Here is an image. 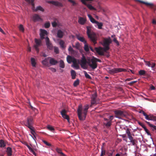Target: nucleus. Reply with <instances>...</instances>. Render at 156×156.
<instances>
[{
	"label": "nucleus",
	"mask_w": 156,
	"mask_h": 156,
	"mask_svg": "<svg viewBox=\"0 0 156 156\" xmlns=\"http://www.w3.org/2000/svg\"><path fill=\"white\" fill-rule=\"evenodd\" d=\"M31 62L32 66L33 67H35L36 63L35 61V59L34 58H31Z\"/></svg>",
	"instance_id": "obj_33"
},
{
	"label": "nucleus",
	"mask_w": 156,
	"mask_h": 156,
	"mask_svg": "<svg viewBox=\"0 0 156 156\" xmlns=\"http://www.w3.org/2000/svg\"><path fill=\"white\" fill-rule=\"evenodd\" d=\"M87 34L90 41L94 45L97 44L98 40L97 35L96 33L92 30L90 26L87 27Z\"/></svg>",
	"instance_id": "obj_2"
},
{
	"label": "nucleus",
	"mask_w": 156,
	"mask_h": 156,
	"mask_svg": "<svg viewBox=\"0 0 156 156\" xmlns=\"http://www.w3.org/2000/svg\"><path fill=\"white\" fill-rule=\"evenodd\" d=\"M35 42L36 44L34 45V47L37 52H38L39 51L38 47L41 46V41L40 40H38L36 38H35Z\"/></svg>",
	"instance_id": "obj_10"
},
{
	"label": "nucleus",
	"mask_w": 156,
	"mask_h": 156,
	"mask_svg": "<svg viewBox=\"0 0 156 156\" xmlns=\"http://www.w3.org/2000/svg\"><path fill=\"white\" fill-rule=\"evenodd\" d=\"M88 64L92 69H95L98 66L97 63H96L93 58L91 59H88Z\"/></svg>",
	"instance_id": "obj_6"
},
{
	"label": "nucleus",
	"mask_w": 156,
	"mask_h": 156,
	"mask_svg": "<svg viewBox=\"0 0 156 156\" xmlns=\"http://www.w3.org/2000/svg\"><path fill=\"white\" fill-rule=\"evenodd\" d=\"M73 67L76 68V69H79L80 67L79 64H80V61L79 59H77L76 58L73 61Z\"/></svg>",
	"instance_id": "obj_14"
},
{
	"label": "nucleus",
	"mask_w": 156,
	"mask_h": 156,
	"mask_svg": "<svg viewBox=\"0 0 156 156\" xmlns=\"http://www.w3.org/2000/svg\"><path fill=\"white\" fill-rule=\"evenodd\" d=\"M145 71L144 70H140L139 72V74L141 76L144 75L145 74Z\"/></svg>",
	"instance_id": "obj_42"
},
{
	"label": "nucleus",
	"mask_w": 156,
	"mask_h": 156,
	"mask_svg": "<svg viewBox=\"0 0 156 156\" xmlns=\"http://www.w3.org/2000/svg\"><path fill=\"white\" fill-rule=\"evenodd\" d=\"M113 41L114 42L116 43L117 45H119V41L117 40L115 38V37L114 38Z\"/></svg>",
	"instance_id": "obj_58"
},
{
	"label": "nucleus",
	"mask_w": 156,
	"mask_h": 156,
	"mask_svg": "<svg viewBox=\"0 0 156 156\" xmlns=\"http://www.w3.org/2000/svg\"><path fill=\"white\" fill-rule=\"evenodd\" d=\"M50 26L49 22H47L44 24V27L45 28H48Z\"/></svg>",
	"instance_id": "obj_50"
},
{
	"label": "nucleus",
	"mask_w": 156,
	"mask_h": 156,
	"mask_svg": "<svg viewBox=\"0 0 156 156\" xmlns=\"http://www.w3.org/2000/svg\"><path fill=\"white\" fill-rule=\"evenodd\" d=\"M77 38L78 40L82 42H83L84 44L87 43L86 41L85 40V38L83 37L80 36H77Z\"/></svg>",
	"instance_id": "obj_28"
},
{
	"label": "nucleus",
	"mask_w": 156,
	"mask_h": 156,
	"mask_svg": "<svg viewBox=\"0 0 156 156\" xmlns=\"http://www.w3.org/2000/svg\"><path fill=\"white\" fill-rule=\"evenodd\" d=\"M49 60V63L51 65H55L58 62V61L56 60H55V59L53 58L50 57Z\"/></svg>",
	"instance_id": "obj_24"
},
{
	"label": "nucleus",
	"mask_w": 156,
	"mask_h": 156,
	"mask_svg": "<svg viewBox=\"0 0 156 156\" xmlns=\"http://www.w3.org/2000/svg\"><path fill=\"white\" fill-rule=\"evenodd\" d=\"M38 10L41 11L42 12H43L44 11V9L41 6H37L36 8L34 10V11H37Z\"/></svg>",
	"instance_id": "obj_31"
},
{
	"label": "nucleus",
	"mask_w": 156,
	"mask_h": 156,
	"mask_svg": "<svg viewBox=\"0 0 156 156\" xmlns=\"http://www.w3.org/2000/svg\"><path fill=\"white\" fill-rule=\"evenodd\" d=\"M97 24L98 26V28L99 29H101L102 27L103 26V23H99L97 21L95 23Z\"/></svg>",
	"instance_id": "obj_36"
},
{
	"label": "nucleus",
	"mask_w": 156,
	"mask_h": 156,
	"mask_svg": "<svg viewBox=\"0 0 156 156\" xmlns=\"http://www.w3.org/2000/svg\"><path fill=\"white\" fill-rule=\"evenodd\" d=\"M87 6V7L90 10H95V9L91 5L87 4V5H86Z\"/></svg>",
	"instance_id": "obj_43"
},
{
	"label": "nucleus",
	"mask_w": 156,
	"mask_h": 156,
	"mask_svg": "<svg viewBox=\"0 0 156 156\" xmlns=\"http://www.w3.org/2000/svg\"><path fill=\"white\" fill-rule=\"evenodd\" d=\"M105 155V150L104 146H102L101 148V153L100 156H104Z\"/></svg>",
	"instance_id": "obj_32"
},
{
	"label": "nucleus",
	"mask_w": 156,
	"mask_h": 156,
	"mask_svg": "<svg viewBox=\"0 0 156 156\" xmlns=\"http://www.w3.org/2000/svg\"><path fill=\"white\" fill-rule=\"evenodd\" d=\"M30 130V133H31L34 136V137L36 138V137L35 136V134H36V133L35 132V130L34 129V127H33V126L31 127H28Z\"/></svg>",
	"instance_id": "obj_26"
},
{
	"label": "nucleus",
	"mask_w": 156,
	"mask_h": 156,
	"mask_svg": "<svg viewBox=\"0 0 156 156\" xmlns=\"http://www.w3.org/2000/svg\"><path fill=\"white\" fill-rule=\"evenodd\" d=\"M49 3L52 4L56 5H58L59 4V2H55L54 1H49L48 2Z\"/></svg>",
	"instance_id": "obj_39"
},
{
	"label": "nucleus",
	"mask_w": 156,
	"mask_h": 156,
	"mask_svg": "<svg viewBox=\"0 0 156 156\" xmlns=\"http://www.w3.org/2000/svg\"><path fill=\"white\" fill-rule=\"evenodd\" d=\"M25 1L26 2H28L29 3L31 4V5L33 6L32 9L34 10V2H30V0H25Z\"/></svg>",
	"instance_id": "obj_45"
},
{
	"label": "nucleus",
	"mask_w": 156,
	"mask_h": 156,
	"mask_svg": "<svg viewBox=\"0 0 156 156\" xmlns=\"http://www.w3.org/2000/svg\"><path fill=\"white\" fill-rule=\"evenodd\" d=\"M93 0H81L82 3L85 5H87V2L89 1H92Z\"/></svg>",
	"instance_id": "obj_51"
},
{
	"label": "nucleus",
	"mask_w": 156,
	"mask_h": 156,
	"mask_svg": "<svg viewBox=\"0 0 156 156\" xmlns=\"http://www.w3.org/2000/svg\"><path fill=\"white\" fill-rule=\"evenodd\" d=\"M59 44L61 48H65V47L64 46V42L63 40H60L59 42Z\"/></svg>",
	"instance_id": "obj_38"
},
{
	"label": "nucleus",
	"mask_w": 156,
	"mask_h": 156,
	"mask_svg": "<svg viewBox=\"0 0 156 156\" xmlns=\"http://www.w3.org/2000/svg\"><path fill=\"white\" fill-rule=\"evenodd\" d=\"M71 74L72 76V78L73 79H75L76 75L75 71L73 70H72L71 71Z\"/></svg>",
	"instance_id": "obj_29"
},
{
	"label": "nucleus",
	"mask_w": 156,
	"mask_h": 156,
	"mask_svg": "<svg viewBox=\"0 0 156 156\" xmlns=\"http://www.w3.org/2000/svg\"><path fill=\"white\" fill-rule=\"evenodd\" d=\"M56 151L59 154H62L63 155V153L62 152V150L59 148H57L56 149Z\"/></svg>",
	"instance_id": "obj_52"
},
{
	"label": "nucleus",
	"mask_w": 156,
	"mask_h": 156,
	"mask_svg": "<svg viewBox=\"0 0 156 156\" xmlns=\"http://www.w3.org/2000/svg\"><path fill=\"white\" fill-rule=\"evenodd\" d=\"M73 47L76 48L77 49H78L80 47V44L78 42H77L76 43L75 46L73 45Z\"/></svg>",
	"instance_id": "obj_49"
},
{
	"label": "nucleus",
	"mask_w": 156,
	"mask_h": 156,
	"mask_svg": "<svg viewBox=\"0 0 156 156\" xmlns=\"http://www.w3.org/2000/svg\"><path fill=\"white\" fill-rule=\"evenodd\" d=\"M59 66L62 68H64L65 67V64L63 61L61 60L59 61Z\"/></svg>",
	"instance_id": "obj_37"
},
{
	"label": "nucleus",
	"mask_w": 156,
	"mask_h": 156,
	"mask_svg": "<svg viewBox=\"0 0 156 156\" xmlns=\"http://www.w3.org/2000/svg\"><path fill=\"white\" fill-rule=\"evenodd\" d=\"M97 95L96 94H94L92 95L91 100H96Z\"/></svg>",
	"instance_id": "obj_47"
},
{
	"label": "nucleus",
	"mask_w": 156,
	"mask_h": 156,
	"mask_svg": "<svg viewBox=\"0 0 156 156\" xmlns=\"http://www.w3.org/2000/svg\"><path fill=\"white\" fill-rule=\"evenodd\" d=\"M6 152L8 156H11L12 155V148L8 147L6 149Z\"/></svg>",
	"instance_id": "obj_25"
},
{
	"label": "nucleus",
	"mask_w": 156,
	"mask_h": 156,
	"mask_svg": "<svg viewBox=\"0 0 156 156\" xmlns=\"http://www.w3.org/2000/svg\"><path fill=\"white\" fill-rule=\"evenodd\" d=\"M145 122L151 127L153 128V130H156V126L153 125L152 124L150 123L149 122L147 121H145Z\"/></svg>",
	"instance_id": "obj_34"
},
{
	"label": "nucleus",
	"mask_w": 156,
	"mask_h": 156,
	"mask_svg": "<svg viewBox=\"0 0 156 156\" xmlns=\"http://www.w3.org/2000/svg\"><path fill=\"white\" fill-rule=\"evenodd\" d=\"M66 110L65 109H63L61 112V114L62 117L66 119L68 122H69V117L68 115L66 114Z\"/></svg>",
	"instance_id": "obj_15"
},
{
	"label": "nucleus",
	"mask_w": 156,
	"mask_h": 156,
	"mask_svg": "<svg viewBox=\"0 0 156 156\" xmlns=\"http://www.w3.org/2000/svg\"><path fill=\"white\" fill-rule=\"evenodd\" d=\"M27 122L26 124V126L28 127H31L32 126V125L33 124V118L31 116H29L27 118Z\"/></svg>",
	"instance_id": "obj_9"
},
{
	"label": "nucleus",
	"mask_w": 156,
	"mask_h": 156,
	"mask_svg": "<svg viewBox=\"0 0 156 156\" xmlns=\"http://www.w3.org/2000/svg\"><path fill=\"white\" fill-rule=\"evenodd\" d=\"M84 49L86 52H88L89 51L88 46L87 44H86V43L85 44Z\"/></svg>",
	"instance_id": "obj_40"
},
{
	"label": "nucleus",
	"mask_w": 156,
	"mask_h": 156,
	"mask_svg": "<svg viewBox=\"0 0 156 156\" xmlns=\"http://www.w3.org/2000/svg\"><path fill=\"white\" fill-rule=\"evenodd\" d=\"M112 41L110 37L108 38H104L102 45L104 47L103 48V51L105 52H106L109 49V45L112 43Z\"/></svg>",
	"instance_id": "obj_4"
},
{
	"label": "nucleus",
	"mask_w": 156,
	"mask_h": 156,
	"mask_svg": "<svg viewBox=\"0 0 156 156\" xmlns=\"http://www.w3.org/2000/svg\"><path fill=\"white\" fill-rule=\"evenodd\" d=\"M136 141L135 139H134L132 140H130V142L132 143V144L133 145H135V141Z\"/></svg>",
	"instance_id": "obj_64"
},
{
	"label": "nucleus",
	"mask_w": 156,
	"mask_h": 156,
	"mask_svg": "<svg viewBox=\"0 0 156 156\" xmlns=\"http://www.w3.org/2000/svg\"><path fill=\"white\" fill-rule=\"evenodd\" d=\"M46 44L47 48L50 50H52L53 49V46L52 44L50 42L49 39L48 37L45 38Z\"/></svg>",
	"instance_id": "obj_12"
},
{
	"label": "nucleus",
	"mask_w": 156,
	"mask_h": 156,
	"mask_svg": "<svg viewBox=\"0 0 156 156\" xmlns=\"http://www.w3.org/2000/svg\"><path fill=\"white\" fill-rule=\"evenodd\" d=\"M93 58L95 60L96 63H97V62H101V60L94 57H93Z\"/></svg>",
	"instance_id": "obj_59"
},
{
	"label": "nucleus",
	"mask_w": 156,
	"mask_h": 156,
	"mask_svg": "<svg viewBox=\"0 0 156 156\" xmlns=\"http://www.w3.org/2000/svg\"><path fill=\"white\" fill-rule=\"evenodd\" d=\"M84 107L83 110L82 106L81 105H80L77 109L78 117L79 119L81 120H84L85 119L89 106L88 105H84Z\"/></svg>",
	"instance_id": "obj_1"
},
{
	"label": "nucleus",
	"mask_w": 156,
	"mask_h": 156,
	"mask_svg": "<svg viewBox=\"0 0 156 156\" xmlns=\"http://www.w3.org/2000/svg\"><path fill=\"white\" fill-rule=\"evenodd\" d=\"M105 122L103 123L104 125L107 128H108L111 125L112 122L105 118H104Z\"/></svg>",
	"instance_id": "obj_13"
},
{
	"label": "nucleus",
	"mask_w": 156,
	"mask_h": 156,
	"mask_svg": "<svg viewBox=\"0 0 156 156\" xmlns=\"http://www.w3.org/2000/svg\"><path fill=\"white\" fill-rule=\"evenodd\" d=\"M6 145V144L5 143L4 140H0V147H4Z\"/></svg>",
	"instance_id": "obj_35"
},
{
	"label": "nucleus",
	"mask_w": 156,
	"mask_h": 156,
	"mask_svg": "<svg viewBox=\"0 0 156 156\" xmlns=\"http://www.w3.org/2000/svg\"><path fill=\"white\" fill-rule=\"evenodd\" d=\"M136 82H137L136 81H132L131 82L128 83V85L131 86V85H133V84L136 83Z\"/></svg>",
	"instance_id": "obj_61"
},
{
	"label": "nucleus",
	"mask_w": 156,
	"mask_h": 156,
	"mask_svg": "<svg viewBox=\"0 0 156 156\" xmlns=\"http://www.w3.org/2000/svg\"><path fill=\"white\" fill-rule=\"evenodd\" d=\"M102 49V48H95V49L96 51V52L99 55H104V54L103 51H101Z\"/></svg>",
	"instance_id": "obj_21"
},
{
	"label": "nucleus",
	"mask_w": 156,
	"mask_h": 156,
	"mask_svg": "<svg viewBox=\"0 0 156 156\" xmlns=\"http://www.w3.org/2000/svg\"><path fill=\"white\" fill-rule=\"evenodd\" d=\"M145 62L146 63V65L148 67H150V66H151L152 62H150L146 61H145Z\"/></svg>",
	"instance_id": "obj_56"
},
{
	"label": "nucleus",
	"mask_w": 156,
	"mask_h": 156,
	"mask_svg": "<svg viewBox=\"0 0 156 156\" xmlns=\"http://www.w3.org/2000/svg\"><path fill=\"white\" fill-rule=\"evenodd\" d=\"M87 16L90 21L93 23H95L97 21L93 18L92 17V16L90 14H88Z\"/></svg>",
	"instance_id": "obj_30"
},
{
	"label": "nucleus",
	"mask_w": 156,
	"mask_h": 156,
	"mask_svg": "<svg viewBox=\"0 0 156 156\" xmlns=\"http://www.w3.org/2000/svg\"><path fill=\"white\" fill-rule=\"evenodd\" d=\"M126 69L120 68H115L108 70V73L111 74H113L115 73L123 71H126Z\"/></svg>",
	"instance_id": "obj_7"
},
{
	"label": "nucleus",
	"mask_w": 156,
	"mask_h": 156,
	"mask_svg": "<svg viewBox=\"0 0 156 156\" xmlns=\"http://www.w3.org/2000/svg\"><path fill=\"white\" fill-rule=\"evenodd\" d=\"M54 52L56 54H58L59 53V50L58 48L56 47H54Z\"/></svg>",
	"instance_id": "obj_55"
},
{
	"label": "nucleus",
	"mask_w": 156,
	"mask_h": 156,
	"mask_svg": "<svg viewBox=\"0 0 156 156\" xmlns=\"http://www.w3.org/2000/svg\"><path fill=\"white\" fill-rule=\"evenodd\" d=\"M42 141L44 144H45L47 146H51V144H49L48 143L47 141L44 140H43Z\"/></svg>",
	"instance_id": "obj_53"
},
{
	"label": "nucleus",
	"mask_w": 156,
	"mask_h": 156,
	"mask_svg": "<svg viewBox=\"0 0 156 156\" xmlns=\"http://www.w3.org/2000/svg\"><path fill=\"white\" fill-rule=\"evenodd\" d=\"M96 100H91V105H90V106L91 107L93 105L96 104Z\"/></svg>",
	"instance_id": "obj_57"
},
{
	"label": "nucleus",
	"mask_w": 156,
	"mask_h": 156,
	"mask_svg": "<svg viewBox=\"0 0 156 156\" xmlns=\"http://www.w3.org/2000/svg\"><path fill=\"white\" fill-rule=\"evenodd\" d=\"M40 34L41 38V39H44L45 38V36L47 35L48 34L47 31L44 30L40 29Z\"/></svg>",
	"instance_id": "obj_16"
},
{
	"label": "nucleus",
	"mask_w": 156,
	"mask_h": 156,
	"mask_svg": "<svg viewBox=\"0 0 156 156\" xmlns=\"http://www.w3.org/2000/svg\"><path fill=\"white\" fill-rule=\"evenodd\" d=\"M65 33L67 34V32L65 30H58L57 32V37L60 38H62Z\"/></svg>",
	"instance_id": "obj_11"
},
{
	"label": "nucleus",
	"mask_w": 156,
	"mask_h": 156,
	"mask_svg": "<svg viewBox=\"0 0 156 156\" xmlns=\"http://www.w3.org/2000/svg\"><path fill=\"white\" fill-rule=\"evenodd\" d=\"M49 69L53 72H55L56 71V69L55 68L52 67H50L49 68Z\"/></svg>",
	"instance_id": "obj_60"
},
{
	"label": "nucleus",
	"mask_w": 156,
	"mask_h": 156,
	"mask_svg": "<svg viewBox=\"0 0 156 156\" xmlns=\"http://www.w3.org/2000/svg\"><path fill=\"white\" fill-rule=\"evenodd\" d=\"M139 112L140 113H142L145 116V119L147 120L156 121V117L153 115H152L150 114L148 115L143 110H140Z\"/></svg>",
	"instance_id": "obj_5"
},
{
	"label": "nucleus",
	"mask_w": 156,
	"mask_h": 156,
	"mask_svg": "<svg viewBox=\"0 0 156 156\" xmlns=\"http://www.w3.org/2000/svg\"><path fill=\"white\" fill-rule=\"evenodd\" d=\"M126 133L127 135L128 138L129 140H134L133 137L132 136L131 134L129 131V129L127 128L126 130Z\"/></svg>",
	"instance_id": "obj_22"
},
{
	"label": "nucleus",
	"mask_w": 156,
	"mask_h": 156,
	"mask_svg": "<svg viewBox=\"0 0 156 156\" xmlns=\"http://www.w3.org/2000/svg\"><path fill=\"white\" fill-rule=\"evenodd\" d=\"M69 2H70L72 3L73 5L74 6L76 5V3L73 1L72 0H69Z\"/></svg>",
	"instance_id": "obj_63"
},
{
	"label": "nucleus",
	"mask_w": 156,
	"mask_h": 156,
	"mask_svg": "<svg viewBox=\"0 0 156 156\" xmlns=\"http://www.w3.org/2000/svg\"><path fill=\"white\" fill-rule=\"evenodd\" d=\"M115 117L119 119H122L123 118H126L129 115L128 113L125 111L120 110H116L114 111Z\"/></svg>",
	"instance_id": "obj_3"
},
{
	"label": "nucleus",
	"mask_w": 156,
	"mask_h": 156,
	"mask_svg": "<svg viewBox=\"0 0 156 156\" xmlns=\"http://www.w3.org/2000/svg\"><path fill=\"white\" fill-rule=\"evenodd\" d=\"M50 57L45 58L42 61V63L45 66H49V63H48V60L49 59Z\"/></svg>",
	"instance_id": "obj_19"
},
{
	"label": "nucleus",
	"mask_w": 156,
	"mask_h": 156,
	"mask_svg": "<svg viewBox=\"0 0 156 156\" xmlns=\"http://www.w3.org/2000/svg\"><path fill=\"white\" fill-rule=\"evenodd\" d=\"M87 64H88V60H87L84 55H83L80 60V65L81 67L84 69H86Z\"/></svg>",
	"instance_id": "obj_8"
},
{
	"label": "nucleus",
	"mask_w": 156,
	"mask_h": 156,
	"mask_svg": "<svg viewBox=\"0 0 156 156\" xmlns=\"http://www.w3.org/2000/svg\"><path fill=\"white\" fill-rule=\"evenodd\" d=\"M47 128L50 131H53L55 130L54 128L51 126L49 125L48 126Z\"/></svg>",
	"instance_id": "obj_48"
},
{
	"label": "nucleus",
	"mask_w": 156,
	"mask_h": 156,
	"mask_svg": "<svg viewBox=\"0 0 156 156\" xmlns=\"http://www.w3.org/2000/svg\"><path fill=\"white\" fill-rule=\"evenodd\" d=\"M136 1L141 3L144 4L147 6H149L151 7H153L154 6V5L152 3L145 2L143 1H140V0H136Z\"/></svg>",
	"instance_id": "obj_20"
},
{
	"label": "nucleus",
	"mask_w": 156,
	"mask_h": 156,
	"mask_svg": "<svg viewBox=\"0 0 156 156\" xmlns=\"http://www.w3.org/2000/svg\"><path fill=\"white\" fill-rule=\"evenodd\" d=\"M68 50L69 51L71 52L72 53H73L74 52V50L71 46H69Z\"/></svg>",
	"instance_id": "obj_54"
},
{
	"label": "nucleus",
	"mask_w": 156,
	"mask_h": 156,
	"mask_svg": "<svg viewBox=\"0 0 156 156\" xmlns=\"http://www.w3.org/2000/svg\"><path fill=\"white\" fill-rule=\"evenodd\" d=\"M19 29L20 31H22V32H23L24 31V28L23 27V25L22 24H20V25L19 27Z\"/></svg>",
	"instance_id": "obj_46"
},
{
	"label": "nucleus",
	"mask_w": 156,
	"mask_h": 156,
	"mask_svg": "<svg viewBox=\"0 0 156 156\" xmlns=\"http://www.w3.org/2000/svg\"><path fill=\"white\" fill-rule=\"evenodd\" d=\"M33 20L34 22L42 20V19L37 14H34L33 17Z\"/></svg>",
	"instance_id": "obj_17"
},
{
	"label": "nucleus",
	"mask_w": 156,
	"mask_h": 156,
	"mask_svg": "<svg viewBox=\"0 0 156 156\" xmlns=\"http://www.w3.org/2000/svg\"><path fill=\"white\" fill-rule=\"evenodd\" d=\"M79 79H77L75 81H74L73 83V86L74 87H76L79 85Z\"/></svg>",
	"instance_id": "obj_41"
},
{
	"label": "nucleus",
	"mask_w": 156,
	"mask_h": 156,
	"mask_svg": "<svg viewBox=\"0 0 156 156\" xmlns=\"http://www.w3.org/2000/svg\"><path fill=\"white\" fill-rule=\"evenodd\" d=\"M139 124L143 128H144V130L147 133L148 135L150 133L148 129L146 128L145 126L141 122H139Z\"/></svg>",
	"instance_id": "obj_27"
},
{
	"label": "nucleus",
	"mask_w": 156,
	"mask_h": 156,
	"mask_svg": "<svg viewBox=\"0 0 156 156\" xmlns=\"http://www.w3.org/2000/svg\"><path fill=\"white\" fill-rule=\"evenodd\" d=\"M75 58L70 55H68L66 58L67 61L69 63H70L73 62V61L75 59Z\"/></svg>",
	"instance_id": "obj_23"
},
{
	"label": "nucleus",
	"mask_w": 156,
	"mask_h": 156,
	"mask_svg": "<svg viewBox=\"0 0 156 156\" xmlns=\"http://www.w3.org/2000/svg\"><path fill=\"white\" fill-rule=\"evenodd\" d=\"M86 21V20L85 18L81 17H79L78 22L80 24L83 25L85 23Z\"/></svg>",
	"instance_id": "obj_18"
},
{
	"label": "nucleus",
	"mask_w": 156,
	"mask_h": 156,
	"mask_svg": "<svg viewBox=\"0 0 156 156\" xmlns=\"http://www.w3.org/2000/svg\"><path fill=\"white\" fill-rule=\"evenodd\" d=\"M84 73L85 76L86 78H88L89 79H91V77L87 73L86 71H84Z\"/></svg>",
	"instance_id": "obj_44"
},
{
	"label": "nucleus",
	"mask_w": 156,
	"mask_h": 156,
	"mask_svg": "<svg viewBox=\"0 0 156 156\" xmlns=\"http://www.w3.org/2000/svg\"><path fill=\"white\" fill-rule=\"evenodd\" d=\"M52 25L53 27H56L57 26V23L55 22H54L52 23Z\"/></svg>",
	"instance_id": "obj_62"
}]
</instances>
